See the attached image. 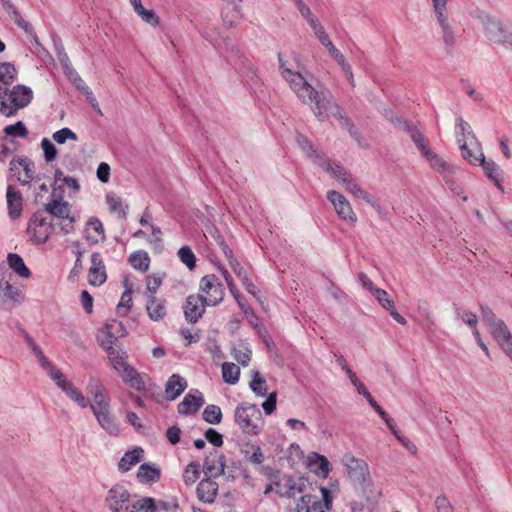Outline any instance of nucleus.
<instances>
[{"label": "nucleus", "mask_w": 512, "mask_h": 512, "mask_svg": "<svg viewBox=\"0 0 512 512\" xmlns=\"http://www.w3.org/2000/svg\"><path fill=\"white\" fill-rule=\"evenodd\" d=\"M23 338L27 346L31 349L34 356L37 358L40 366L47 372L51 380L56 384L59 389L65 388L70 382L60 369L52 365L48 358L44 355L40 346L34 341V339L26 332L23 334Z\"/></svg>", "instance_id": "nucleus-7"}, {"label": "nucleus", "mask_w": 512, "mask_h": 512, "mask_svg": "<svg viewBox=\"0 0 512 512\" xmlns=\"http://www.w3.org/2000/svg\"><path fill=\"white\" fill-rule=\"evenodd\" d=\"M462 157L472 165H478L483 161L484 154L481 150L480 144L475 139V143H471V148L467 145L466 141L458 139Z\"/></svg>", "instance_id": "nucleus-27"}, {"label": "nucleus", "mask_w": 512, "mask_h": 512, "mask_svg": "<svg viewBox=\"0 0 512 512\" xmlns=\"http://www.w3.org/2000/svg\"><path fill=\"white\" fill-rule=\"evenodd\" d=\"M125 290L122 293L120 302L117 305V316L119 318L109 320L97 332V341L103 349H110L112 346L124 345L127 335L126 326L128 319V306L125 304V298L128 296V278L123 279Z\"/></svg>", "instance_id": "nucleus-2"}, {"label": "nucleus", "mask_w": 512, "mask_h": 512, "mask_svg": "<svg viewBox=\"0 0 512 512\" xmlns=\"http://www.w3.org/2000/svg\"><path fill=\"white\" fill-rule=\"evenodd\" d=\"M130 388L141 392L146 398H156L161 393V388L156 385L146 373H140L130 366Z\"/></svg>", "instance_id": "nucleus-10"}, {"label": "nucleus", "mask_w": 512, "mask_h": 512, "mask_svg": "<svg viewBox=\"0 0 512 512\" xmlns=\"http://www.w3.org/2000/svg\"><path fill=\"white\" fill-rule=\"evenodd\" d=\"M177 254L181 262L185 264L189 270H193L196 267V257L189 246L181 247Z\"/></svg>", "instance_id": "nucleus-46"}, {"label": "nucleus", "mask_w": 512, "mask_h": 512, "mask_svg": "<svg viewBox=\"0 0 512 512\" xmlns=\"http://www.w3.org/2000/svg\"><path fill=\"white\" fill-rule=\"evenodd\" d=\"M215 281H216L215 275L204 276L200 282V290L204 294H209V292L217 286V284H215Z\"/></svg>", "instance_id": "nucleus-63"}, {"label": "nucleus", "mask_w": 512, "mask_h": 512, "mask_svg": "<svg viewBox=\"0 0 512 512\" xmlns=\"http://www.w3.org/2000/svg\"><path fill=\"white\" fill-rule=\"evenodd\" d=\"M327 198L332 203L336 213L342 220L348 221L352 225L357 222V216L344 195L335 190H330L327 193Z\"/></svg>", "instance_id": "nucleus-13"}, {"label": "nucleus", "mask_w": 512, "mask_h": 512, "mask_svg": "<svg viewBox=\"0 0 512 512\" xmlns=\"http://www.w3.org/2000/svg\"><path fill=\"white\" fill-rule=\"evenodd\" d=\"M17 76L16 67L10 62L0 63V82L4 85H10Z\"/></svg>", "instance_id": "nucleus-40"}, {"label": "nucleus", "mask_w": 512, "mask_h": 512, "mask_svg": "<svg viewBox=\"0 0 512 512\" xmlns=\"http://www.w3.org/2000/svg\"><path fill=\"white\" fill-rule=\"evenodd\" d=\"M105 502L110 512H128V490L122 484L113 485Z\"/></svg>", "instance_id": "nucleus-12"}, {"label": "nucleus", "mask_w": 512, "mask_h": 512, "mask_svg": "<svg viewBox=\"0 0 512 512\" xmlns=\"http://www.w3.org/2000/svg\"><path fill=\"white\" fill-rule=\"evenodd\" d=\"M251 390L258 396H265L267 394L266 380L262 377L259 371L253 372V378L250 382Z\"/></svg>", "instance_id": "nucleus-44"}, {"label": "nucleus", "mask_w": 512, "mask_h": 512, "mask_svg": "<svg viewBox=\"0 0 512 512\" xmlns=\"http://www.w3.org/2000/svg\"><path fill=\"white\" fill-rule=\"evenodd\" d=\"M251 353V350L247 347H245L244 349L233 350V356L235 360L243 366H247L249 364L251 359Z\"/></svg>", "instance_id": "nucleus-60"}, {"label": "nucleus", "mask_w": 512, "mask_h": 512, "mask_svg": "<svg viewBox=\"0 0 512 512\" xmlns=\"http://www.w3.org/2000/svg\"><path fill=\"white\" fill-rule=\"evenodd\" d=\"M455 315L457 318L461 319L463 323L468 325L472 329V331L477 329L478 319L476 314H474L473 312L468 310L461 311L460 309H456Z\"/></svg>", "instance_id": "nucleus-49"}, {"label": "nucleus", "mask_w": 512, "mask_h": 512, "mask_svg": "<svg viewBox=\"0 0 512 512\" xmlns=\"http://www.w3.org/2000/svg\"><path fill=\"white\" fill-rule=\"evenodd\" d=\"M130 265L141 272H146L150 266V256L144 250H138L130 254Z\"/></svg>", "instance_id": "nucleus-35"}, {"label": "nucleus", "mask_w": 512, "mask_h": 512, "mask_svg": "<svg viewBox=\"0 0 512 512\" xmlns=\"http://www.w3.org/2000/svg\"><path fill=\"white\" fill-rule=\"evenodd\" d=\"M391 121L402 131L406 132L417 149L422 153L424 156L426 154V151H430V147L426 141V138L424 135L417 129V127L407 120L395 117L391 118Z\"/></svg>", "instance_id": "nucleus-14"}, {"label": "nucleus", "mask_w": 512, "mask_h": 512, "mask_svg": "<svg viewBox=\"0 0 512 512\" xmlns=\"http://www.w3.org/2000/svg\"><path fill=\"white\" fill-rule=\"evenodd\" d=\"M43 212L50 216L52 220L54 217L60 219L61 229L65 233H70L73 230L74 217L70 215L68 202L62 199H54L45 204V210Z\"/></svg>", "instance_id": "nucleus-9"}, {"label": "nucleus", "mask_w": 512, "mask_h": 512, "mask_svg": "<svg viewBox=\"0 0 512 512\" xmlns=\"http://www.w3.org/2000/svg\"><path fill=\"white\" fill-rule=\"evenodd\" d=\"M100 427L108 434L117 436L120 432L119 423L111 411L110 404L91 410Z\"/></svg>", "instance_id": "nucleus-15"}, {"label": "nucleus", "mask_w": 512, "mask_h": 512, "mask_svg": "<svg viewBox=\"0 0 512 512\" xmlns=\"http://www.w3.org/2000/svg\"><path fill=\"white\" fill-rule=\"evenodd\" d=\"M430 166L438 172H452L451 166L432 150L426 151L424 155Z\"/></svg>", "instance_id": "nucleus-38"}, {"label": "nucleus", "mask_w": 512, "mask_h": 512, "mask_svg": "<svg viewBox=\"0 0 512 512\" xmlns=\"http://www.w3.org/2000/svg\"><path fill=\"white\" fill-rule=\"evenodd\" d=\"M316 164L330 173L334 178L341 182V184L343 183V178H348L350 176V174H348L341 165L331 162L325 155H317Z\"/></svg>", "instance_id": "nucleus-28"}, {"label": "nucleus", "mask_w": 512, "mask_h": 512, "mask_svg": "<svg viewBox=\"0 0 512 512\" xmlns=\"http://www.w3.org/2000/svg\"><path fill=\"white\" fill-rule=\"evenodd\" d=\"M112 369L123 379L128 382V355L125 345L112 346L110 349H104Z\"/></svg>", "instance_id": "nucleus-11"}, {"label": "nucleus", "mask_w": 512, "mask_h": 512, "mask_svg": "<svg viewBox=\"0 0 512 512\" xmlns=\"http://www.w3.org/2000/svg\"><path fill=\"white\" fill-rule=\"evenodd\" d=\"M297 142H298L299 146L301 147V149L305 153H307V155L310 158H313L315 162L317 160V155H322L321 153L317 152L316 149H314L312 143L305 136L299 134L297 136Z\"/></svg>", "instance_id": "nucleus-53"}, {"label": "nucleus", "mask_w": 512, "mask_h": 512, "mask_svg": "<svg viewBox=\"0 0 512 512\" xmlns=\"http://www.w3.org/2000/svg\"><path fill=\"white\" fill-rule=\"evenodd\" d=\"M225 457L219 454L216 450L210 452L206 456L203 464V469L209 477H217L224 473Z\"/></svg>", "instance_id": "nucleus-23"}, {"label": "nucleus", "mask_w": 512, "mask_h": 512, "mask_svg": "<svg viewBox=\"0 0 512 512\" xmlns=\"http://www.w3.org/2000/svg\"><path fill=\"white\" fill-rule=\"evenodd\" d=\"M235 422L245 434L257 435L260 432L259 422L262 420L261 411L255 404L242 403L235 409Z\"/></svg>", "instance_id": "nucleus-4"}, {"label": "nucleus", "mask_w": 512, "mask_h": 512, "mask_svg": "<svg viewBox=\"0 0 512 512\" xmlns=\"http://www.w3.org/2000/svg\"><path fill=\"white\" fill-rule=\"evenodd\" d=\"M204 403L201 392L195 390L194 393L189 392L184 399L178 404L177 410L181 415H190L197 412Z\"/></svg>", "instance_id": "nucleus-22"}, {"label": "nucleus", "mask_w": 512, "mask_h": 512, "mask_svg": "<svg viewBox=\"0 0 512 512\" xmlns=\"http://www.w3.org/2000/svg\"><path fill=\"white\" fill-rule=\"evenodd\" d=\"M41 148L43 150L46 162H52L56 159L57 149L48 138H43L41 140Z\"/></svg>", "instance_id": "nucleus-54"}, {"label": "nucleus", "mask_w": 512, "mask_h": 512, "mask_svg": "<svg viewBox=\"0 0 512 512\" xmlns=\"http://www.w3.org/2000/svg\"><path fill=\"white\" fill-rule=\"evenodd\" d=\"M22 291L14 286L6 277H0V306L7 303L20 304L24 301Z\"/></svg>", "instance_id": "nucleus-18"}, {"label": "nucleus", "mask_w": 512, "mask_h": 512, "mask_svg": "<svg viewBox=\"0 0 512 512\" xmlns=\"http://www.w3.org/2000/svg\"><path fill=\"white\" fill-rule=\"evenodd\" d=\"M435 507L438 512H453V507L445 496H438L436 498Z\"/></svg>", "instance_id": "nucleus-64"}, {"label": "nucleus", "mask_w": 512, "mask_h": 512, "mask_svg": "<svg viewBox=\"0 0 512 512\" xmlns=\"http://www.w3.org/2000/svg\"><path fill=\"white\" fill-rule=\"evenodd\" d=\"M53 140L59 144L63 145L67 141H77L78 137L77 135L70 129V128H62L52 134Z\"/></svg>", "instance_id": "nucleus-47"}, {"label": "nucleus", "mask_w": 512, "mask_h": 512, "mask_svg": "<svg viewBox=\"0 0 512 512\" xmlns=\"http://www.w3.org/2000/svg\"><path fill=\"white\" fill-rule=\"evenodd\" d=\"M132 508L130 512H157L154 499L149 497L138 500L133 504Z\"/></svg>", "instance_id": "nucleus-48"}, {"label": "nucleus", "mask_w": 512, "mask_h": 512, "mask_svg": "<svg viewBox=\"0 0 512 512\" xmlns=\"http://www.w3.org/2000/svg\"><path fill=\"white\" fill-rule=\"evenodd\" d=\"M342 185L345 187L346 191L351 193L354 197L361 198L369 203L379 214H385L377 200L371 194L363 190L351 175L348 178H343Z\"/></svg>", "instance_id": "nucleus-19"}, {"label": "nucleus", "mask_w": 512, "mask_h": 512, "mask_svg": "<svg viewBox=\"0 0 512 512\" xmlns=\"http://www.w3.org/2000/svg\"><path fill=\"white\" fill-rule=\"evenodd\" d=\"M241 10L237 5H233L230 11H224L222 13V20L226 27H234L241 18Z\"/></svg>", "instance_id": "nucleus-45"}, {"label": "nucleus", "mask_w": 512, "mask_h": 512, "mask_svg": "<svg viewBox=\"0 0 512 512\" xmlns=\"http://www.w3.org/2000/svg\"><path fill=\"white\" fill-rule=\"evenodd\" d=\"M146 309L152 320H162L166 315L165 300L158 299L155 296H149Z\"/></svg>", "instance_id": "nucleus-32"}, {"label": "nucleus", "mask_w": 512, "mask_h": 512, "mask_svg": "<svg viewBox=\"0 0 512 512\" xmlns=\"http://www.w3.org/2000/svg\"><path fill=\"white\" fill-rule=\"evenodd\" d=\"M207 296H204V299L207 302L208 306H215L219 304L223 300L224 296V290L222 288V285L220 283H217V286L209 292V294H206Z\"/></svg>", "instance_id": "nucleus-52"}, {"label": "nucleus", "mask_w": 512, "mask_h": 512, "mask_svg": "<svg viewBox=\"0 0 512 512\" xmlns=\"http://www.w3.org/2000/svg\"><path fill=\"white\" fill-rule=\"evenodd\" d=\"M203 419L209 424H218L222 420V411L219 406L210 404L203 411Z\"/></svg>", "instance_id": "nucleus-41"}, {"label": "nucleus", "mask_w": 512, "mask_h": 512, "mask_svg": "<svg viewBox=\"0 0 512 512\" xmlns=\"http://www.w3.org/2000/svg\"><path fill=\"white\" fill-rule=\"evenodd\" d=\"M480 19L489 41L496 44L509 43L512 46V33L499 20L488 14L481 15Z\"/></svg>", "instance_id": "nucleus-8"}, {"label": "nucleus", "mask_w": 512, "mask_h": 512, "mask_svg": "<svg viewBox=\"0 0 512 512\" xmlns=\"http://www.w3.org/2000/svg\"><path fill=\"white\" fill-rule=\"evenodd\" d=\"M204 435H205V438L207 439V441L210 442L215 447H220L223 445V436L215 429L208 428L205 431Z\"/></svg>", "instance_id": "nucleus-61"}, {"label": "nucleus", "mask_w": 512, "mask_h": 512, "mask_svg": "<svg viewBox=\"0 0 512 512\" xmlns=\"http://www.w3.org/2000/svg\"><path fill=\"white\" fill-rule=\"evenodd\" d=\"M106 270L100 253L91 255V266L88 271V282L93 286H100L106 281Z\"/></svg>", "instance_id": "nucleus-21"}, {"label": "nucleus", "mask_w": 512, "mask_h": 512, "mask_svg": "<svg viewBox=\"0 0 512 512\" xmlns=\"http://www.w3.org/2000/svg\"><path fill=\"white\" fill-rule=\"evenodd\" d=\"M279 69L282 77L288 83L290 89L296 94L299 100L304 104H314V115L320 120L324 121L328 118L329 112L336 116L340 124L347 129L351 137H353L359 144V133L352 123L351 119L343 114V109L334 101L331 92L326 88L316 89L309 82L308 77L310 74L301 71H293L286 67L283 62L282 55H278Z\"/></svg>", "instance_id": "nucleus-1"}, {"label": "nucleus", "mask_w": 512, "mask_h": 512, "mask_svg": "<svg viewBox=\"0 0 512 512\" xmlns=\"http://www.w3.org/2000/svg\"><path fill=\"white\" fill-rule=\"evenodd\" d=\"M56 181H62L63 184L71 190L72 193H77L79 191V184L77 180L73 177L64 176L62 172L57 171L55 174Z\"/></svg>", "instance_id": "nucleus-58"}, {"label": "nucleus", "mask_w": 512, "mask_h": 512, "mask_svg": "<svg viewBox=\"0 0 512 512\" xmlns=\"http://www.w3.org/2000/svg\"><path fill=\"white\" fill-rule=\"evenodd\" d=\"M196 492L200 501L213 503L218 493V484L212 480V477H208L199 482Z\"/></svg>", "instance_id": "nucleus-24"}, {"label": "nucleus", "mask_w": 512, "mask_h": 512, "mask_svg": "<svg viewBox=\"0 0 512 512\" xmlns=\"http://www.w3.org/2000/svg\"><path fill=\"white\" fill-rule=\"evenodd\" d=\"M242 453L253 464H261L264 461V455L258 445L246 444L242 449Z\"/></svg>", "instance_id": "nucleus-39"}, {"label": "nucleus", "mask_w": 512, "mask_h": 512, "mask_svg": "<svg viewBox=\"0 0 512 512\" xmlns=\"http://www.w3.org/2000/svg\"><path fill=\"white\" fill-rule=\"evenodd\" d=\"M7 263L9 267L21 278H29L31 271L25 265L23 258L16 253H9L7 256Z\"/></svg>", "instance_id": "nucleus-33"}, {"label": "nucleus", "mask_w": 512, "mask_h": 512, "mask_svg": "<svg viewBox=\"0 0 512 512\" xmlns=\"http://www.w3.org/2000/svg\"><path fill=\"white\" fill-rule=\"evenodd\" d=\"M186 388L187 382L182 376L179 374L171 375L165 385V394L167 400H175L184 392Z\"/></svg>", "instance_id": "nucleus-26"}, {"label": "nucleus", "mask_w": 512, "mask_h": 512, "mask_svg": "<svg viewBox=\"0 0 512 512\" xmlns=\"http://www.w3.org/2000/svg\"><path fill=\"white\" fill-rule=\"evenodd\" d=\"M318 40L321 42L323 46H325L329 52V54L334 58V60L340 64L345 61L344 55L333 45L327 33H324Z\"/></svg>", "instance_id": "nucleus-43"}, {"label": "nucleus", "mask_w": 512, "mask_h": 512, "mask_svg": "<svg viewBox=\"0 0 512 512\" xmlns=\"http://www.w3.org/2000/svg\"><path fill=\"white\" fill-rule=\"evenodd\" d=\"M163 274H152L146 277V289L150 293V296H154L159 287L163 282Z\"/></svg>", "instance_id": "nucleus-51"}, {"label": "nucleus", "mask_w": 512, "mask_h": 512, "mask_svg": "<svg viewBox=\"0 0 512 512\" xmlns=\"http://www.w3.org/2000/svg\"><path fill=\"white\" fill-rule=\"evenodd\" d=\"M85 238L91 243H98L104 239V228L100 220L90 219L85 227Z\"/></svg>", "instance_id": "nucleus-31"}, {"label": "nucleus", "mask_w": 512, "mask_h": 512, "mask_svg": "<svg viewBox=\"0 0 512 512\" xmlns=\"http://www.w3.org/2000/svg\"><path fill=\"white\" fill-rule=\"evenodd\" d=\"M130 4L133 6L134 11L146 24L156 27L159 25L160 19L152 9H146L141 0H130Z\"/></svg>", "instance_id": "nucleus-30"}, {"label": "nucleus", "mask_w": 512, "mask_h": 512, "mask_svg": "<svg viewBox=\"0 0 512 512\" xmlns=\"http://www.w3.org/2000/svg\"><path fill=\"white\" fill-rule=\"evenodd\" d=\"M33 99V91L25 85L14 86L8 97H3L0 112L5 116L13 115L17 110L26 107Z\"/></svg>", "instance_id": "nucleus-6"}, {"label": "nucleus", "mask_w": 512, "mask_h": 512, "mask_svg": "<svg viewBox=\"0 0 512 512\" xmlns=\"http://www.w3.org/2000/svg\"><path fill=\"white\" fill-rule=\"evenodd\" d=\"M18 163L24 170V177L23 178L19 177L18 179H19V181H21L22 184H27L30 182V180L33 179V175H34L33 165L30 161H28L27 159H24V158L19 159Z\"/></svg>", "instance_id": "nucleus-56"}, {"label": "nucleus", "mask_w": 512, "mask_h": 512, "mask_svg": "<svg viewBox=\"0 0 512 512\" xmlns=\"http://www.w3.org/2000/svg\"><path fill=\"white\" fill-rule=\"evenodd\" d=\"M374 296L379 304L386 310L394 306V301L389 298L388 293L383 289H375Z\"/></svg>", "instance_id": "nucleus-59"}, {"label": "nucleus", "mask_w": 512, "mask_h": 512, "mask_svg": "<svg viewBox=\"0 0 512 512\" xmlns=\"http://www.w3.org/2000/svg\"><path fill=\"white\" fill-rule=\"evenodd\" d=\"M135 477L142 485H153L161 478V468L156 463H142L138 467Z\"/></svg>", "instance_id": "nucleus-20"}, {"label": "nucleus", "mask_w": 512, "mask_h": 512, "mask_svg": "<svg viewBox=\"0 0 512 512\" xmlns=\"http://www.w3.org/2000/svg\"><path fill=\"white\" fill-rule=\"evenodd\" d=\"M88 401H89L88 407H90L91 410L96 409L98 407H103L107 404H110L109 396L107 395L106 392L103 394L94 396V397L88 399Z\"/></svg>", "instance_id": "nucleus-62"}, {"label": "nucleus", "mask_w": 512, "mask_h": 512, "mask_svg": "<svg viewBox=\"0 0 512 512\" xmlns=\"http://www.w3.org/2000/svg\"><path fill=\"white\" fill-rule=\"evenodd\" d=\"M478 165L482 166L487 177L493 181L498 190L503 193L504 187L501 184L502 173L500 167L493 160H486L485 156L483 157V161H480Z\"/></svg>", "instance_id": "nucleus-29"}, {"label": "nucleus", "mask_w": 512, "mask_h": 512, "mask_svg": "<svg viewBox=\"0 0 512 512\" xmlns=\"http://www.w3.org/2000/svg\"><path fill=\"white\" fill-rule=\"evenodd\" d=\"M240 376V368L231 362H224L222 364V377L223 380L231 385L238 382Z\"/></svg>", "instance_id": "nucleus-37"}, {"label": "nucleus", "mask_w": 512, "mask_h": 512, "mask_svg": "<svg viewBox=\"0 0 512 512\" xmlns=\"http://www.w3.org/2000/svg\"><path fill=\"white\" fill-rule=\"evenodd\" d=\"M437 21L442 29V38L447 47V51L450 52L451 48L455 44L454 31L449 24L447 15L437 16Z\"/></svg>", "instance_id": "nucleus-34"}, {"label": "nucleus", "mask_w": 512, "mask_h": 512, "mask_svg": "<svg viewBox=\"0 0 512 512\" xmlns=\"http://www.w3.org/2000/svg\"><path fill=\"white\" fill-rule=\"evenodd\" d=\"M86 390H87V395H88V397H86L87 399H90L94 396H97V395H100V394H103L106 392L105 388L100 383V381L97 379H94V378L89 380Z\"/></svg>", "instance_id": "nucleus-57"}, {"label": "nucleus", "mask_w": 512, "mask_h": 512, "mask_svg": "<svg viewBox=\"0 0 512 512\" xmlns=\"http://www.w3.org/2000/svg\"><path fill=\"white\" fill-rule=\"evenodd\" d=\"M62 391L66 394L68 398L74 401L79 407L87 408L89 401L84 396V394L74 386V384L70 381Z\"/></svg>", "instance_id": "nucleus-36"}, {"label": "nucleus", "mask_w": 512, "mask_h": 512, "mask_svg": "<svg viewBox=\"0 0 512 512\" xmlns=\"http://www.w3.org/2000/svg\"><path fill=\"white\" fill-rule=\"evenodd\" d=\"M106 203L108 205L110 212L114 213L120 219L125 218V211L122 207V202L116 194H107Z\"/></svg>", "instance_id": "nucleus-42"}, {"label": "nucleus", "mask_w": 512, "mask_h": 512, "mask_svg": "<svg viewBox=\"0 0 512 512\" xmlns=\"http://www.w3.org/2000/svg\"><path fill=\"white\" fill-rule=\"evenodd\" d=\"M479 308L483 323L488 327L492 337L500 347L512 341V334L505 322L498 318L489 306L480 304Z\"/></svg>", "instance_id": "nucleus-5"}, {"label": "nucleus", "mask_w": 512, "mask_h": 512, "mask_svg": "<svg viewBox=\"0 0 512 512\" xmlns=\"http://www.w3.org/2000/svg\"><path fill=\"white\" fill-rule=\"evenodd\" d=\"M199 477V465L195 463H190L187 465L184 474L183 480L186 485H192L196 482Z\"/></svg>", "instance_id": "nucleus-55"}, {"label": "nucleus", "mask_w": 512, "mask_h": 512, "mask_svg": "<svg viewBox=\"0 0 512 512\" xmlns=\"http://www.w3.org/2000/svg\"><path fill=\"white\" fill-rule=\"evenodd\" d=\"M207 302L203 295H190L184 305L185 318L190 323H196L205 312Z\"/></svg>", "instance_id": "nucleus-16"}, {"label": "nucleus", "mask_w": 512, "mask_h": 512, "mask_svg": "<svg viewBox=\"0 0 512 512\" xmlns=\"http://www.w3.org/2000/svg\"><path fill=\"white\" fill-rule=\"evenodd\" d=\"M6 201L8 214L11 219L20 217L23 210V199L19 191L15 190L12 186L7 187Z\"/></svg>", "instance_id": "nucleus-25"}, {"label": "nucleus", "mask_w": 512, "mask_h": 512, "mask_svg": "<svg viewBox=\"0 0 512 512\" xmlns=\"http://www.w3.org/2000/svg\"><path fill=\"white\" fill-rule=\"evenodd\" d=\"M26 232L33 244H45L54 233L53 221L43 211H37L29 219Z\"/></svg>", "instance_id": "nucleus-3"}, {"label": "nucleus", "mask_w": 512, "mask_h": 512, "mask_svg": "<svg viewBox=\"0 0 512 512\" xmlns=\"http://www.w3.org/2000/svg\"><path fill=\"white\" fill-rule=\"evenodd\" d=\"M4 132L13 137H26L28 130L22 121H18L15 124L8 125L4 128Z\"/></svg>", "instance_id": "nucleus-50"}, {"label": "nucleus", "mask_w": 512, "mask_h": 512, "mask_svg": "<svg viewBox=\"0 0 512 512\" xmlns=\"http://www.w3.org/2000/svg\"><path fill=\"white\" fill-rule=\"evenodd\" d=\"M345 466L349 477L358 484H363L369 477L368 465L365 461L356 459L353 456H345Z\"/></svg>", "instance_id": "nucleus-17"}]
</instances>
